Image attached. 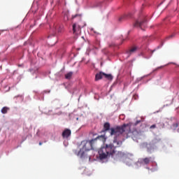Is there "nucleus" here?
<instances>
[{
  "mask_svg": "<svg viewBox=\"0 0 179 179\" xmlns=\"http://www.w3.org/2000/svg\"><path fill=\"white\" fill-rule=\"evenodd\" d=\"M96 6H104V1H99L96 3Z\"/></svg>",
  "mask_w": 179,
  "mask_h": 179,
  "instance_id": "4468645a",
  "label": "nucleus"
},
{
  "mask_svg": "<svg viewBox=\"0 0 179 179\" xmlns=\"http://www.w3.org/2000/svg\"><path fill=\"white\" fill-rule=\"evenodd\" d=\"M117 155H122V152H117Z\"/></svg>",
  "mask_w": 179,
  "mask_h": 179,
  "instance_id": "6ab92c4d",
  "label": "nucleus"
},
{
  "mask_svg": "<svg viewBox=\"0 0 179 179\" xmlns=\"http://www.w3.org/2000/svg\"><path fill=\"white\" fill-rule=\"evenodd\" d=\"M103 78L108 79V80H113V76L111 74H106V73H103Z\"/></svg>",
  "mask_w": 179,
  "mask_h": 179,
  "instance_id": "9d476101",
  "label": "nucleus"
},
{
  "mask_svg": "<svg viewBox=\"0 0 179 179\" xmlns=\"http://www.w3.org/2000/svg\"><path fill=\"white\" fill-rule=\"evenodd\" d=\"M64 19L65 22H67V20H69V13H66L64 14Z\"/></svg>",
  "mask_w": 179,
  "mask_h": 179,
  "instance_id": "ddd939ff",
  "label": "nucleus"
},
{
  "mask_svg": "<svg viewBox=\"0 0 179 179\" xmlns=\"http://www.w3.org/2000/svg\"><path fill=\"white\" fill-rule=\"evenodd\" d=\"M138 48L133 47L127 51V54H129V55H131V54H135V52H136Z\"/></svg>",
  "mask_w": 179,
  "mask_h": 179,
  "instance_id": "1a4fd4ad",
  "label": "nucleus"
},
{
  "mask_svg": "<svg viewBox=\"0 0 179 179\" xmlns=\"http://www.w3.org/2000/svg\"><path fill=\"white\" fill-rule=\"evenodd\" d=\"M153 128H156V124H152L151 127H150V129H152Z\"/></svg>",
  "mask_w": 179,
  "mask_h": 179,
  "instance_id": "f3484780",
  "label": "nucleus"
},
{
  "mask_svg": "<svg viewBox=\"0 0 179 179\" xmlns=\"http://www.w3.org/2000/svg\"><path fill=\"white\" fill-rule=\"evenodd\" d=\"M73 75V73L72 71H70V72L67 73L65 75V78L66 79H71V78H72Z\"/></svg>",
  "mask_w": 179,
  "mask_h": 179,
  "instance_id": "9b49d317",
  "label": "nucleus"
},
{
  "mask_svg": "<svg viewBox=\"0 0 179 179\" xmlns=\"http://www.w3.org/2000/svg\"><path fill=\"white\" fill-rule=\"evenodd\" d=\"M175 127H178V124H175Z\"/></svg>",
  "mask_w": 179,
  "mask_h": 179,
  "instance_id": "5701e85b",
  "label": "nucleus"
},
{
  "mask_svg": "<svg viewBox=\"0 0 179 179\" xmlns=\"http://www.w3.org/2000/svg\"><path fill=\"white\" fill-rule=\"evenodd\" d=\"M78 17H80V15H78V14L73 15H72V19H75Z\"/></svg>",
  "mask_w": 179,
  "mask_h": 179,
  "instance_id": "2eb2a0df",
  "label": "nucleus"
},
{
  "mask_svg": "<svg viewBox=\"0 0 179 179\" xmlns=\"http://www.w3.org/2000/svg\"><path fill=\"white\" fill-rule=\"evenodd\" d=\"M73 33L76 36H78L80 33V27L77 24H73Z\"/></svg>",
  "mask_w": 179,
  "mask_h": 179,
  "instance_id": "423d86ee",
  "label": "nucleus"
},
{
  "mask_svg": "<svg viewBox=\"0 0 179 179\" xmlns=\"http://www.w3.org/2000/svg\"><path fill=\"white\" fill-rule=\"evenodd\" d=\"M149 146H151L150 144L147 145V148H148V150H149Z\"/></svg>",
  "mask_w": 179,
  "mask_h": 179,
  "instance_id": "aec40b11",
  "label": "nucleus"
},
{
  "mask_svg": "<svg viewBox=\"0 0 179 179\" xmlns=\"http://www.w3.org/2000/svg\"><path fill=\"white\" fill-rule=\"evenodd\" d=\"M146 16L145 15H141L138 20L136 21L134 23L135 27H141L142 29V26H145L146 24Z\"/></svg>",
  "mask_w": 179,
  "mask_h": 179,
  "instance_id": "7ed1b4c3",
  "label": "nucleus"
},
{
  "mask_svg": "<svg viewBox=\"0 0 179 179\" xmlns=\"http://www.w3.org/2000/svg\"><path fill=\"white\" fill-rule=\"evenodd\" d=\"M172 37H174V34H172V35L169 36V38H171Z\"/></svg>",
  "mask_w": 179,
  "mask_h": 179,
  "instance_id": "a211bd4d",
  "label": "nucleus"
},
{
  "mask_svg": "<svg viewBox=\"0 0 179 179\" xmlns=\"http://www.w3.org/2000/svg\"><path fill=\"white\" fill-rule=\"evenodd\" d=\"M99 140L102 141V142H106V136L101 135L91 141H83L81 142L83 146L82 149L78 152V150H74L73 152L79 157H85V152H89V150H92V149H94V148L97 146V141Z\"/></svg>",
  "mask_w": 179,
  "mask_h": 179,
  "instance_id": "f03ea898",
  "label": "nucleus"
},
{
  "mask_svg": "<svg viewBox=\"0 0 179 179\" xmlns=\"http://www.w3.org/2000/svg\"><path fill=\"white\" fill-rule=\"evenodd\" d=\"M138 123H139V122H136V124H138Z\"/></svg>",
  "mask_w": 179,
  "mask_h": 179,
  "instance_id": "b1692460",
  "label": "nucleus"
},
{
  "mask_svg": "<svg viewBox=\"0 0 179 179\" xmlns=\"http://www.w3.org/2000/svg\"><path fill=\"white\" fill-rule=\"evenodd\" d=\"M8 110H9V108L4 106L2 109H1V113L2 114H6V113H8Z\"/></svg>",
  "mask_w": 179,
  "mask_h": 179,
  "instance_id": "f8f14e48",
  "label": "nucleus"
},
{
  "mask_svg": "<svg viewBox=\"0 0 179 179\" xmlns=\"http://www.w3.org/2000/svg\"><path fill=\"white\" fill-rule=\"evenodd\" d=\"M155 162V157H145V158H141L138 159V163L140 164H150V163H153Z\"/></svg>",
  "mask_w": 179,
  "mask_h": 179,
  "instance_id": "20e7f679",
  "label": "nucleus"
},
{
  "mask_svg": "<svg viewBox=\"0 0 179 179\" xmlns=\"http://www.w3.org/2000/svg\"><path fill=\"white\" fill-rule=\"evenodd\" d=\"M71 135H72V131L69 129H65L62 134L63 139H69Z\"/></svg>",
  "mask_w": 179,
  "mask_h": 179,
  "instance_id": "39448f33",
  "label": "nucleus"
},
{
  "mask_svg": "<svg viewBox=\"0 0 179 179\" xmlns=\"http://www.w3.org/2000/svg\"><path fill=\"white\" fill-rule=\"evenodd\" d=\"M124 17H125V16H123L122 17L120 18V20H121V19H124Z\"/></svg>",
  "mask_w": 179,
  "mask_h": 179,
  "instance_id": "4be33fe9",
  "label": "nucleus"
},
{
  "mask_svg": "<svg viewBox=\"0 0 179 179\" xmlns=\"http://www.w3.org/2000/svg\"><path fill=\"white\" fill-rule=\"evenodd\" d=\"M39 145H40V146H41L43 145V143L40 142Z\"/></svg>",
  "mask_w": 179,
  "mask_h": 179,
  "instance_id": "412c9836",
  "label": "nucleus"
},
{
  "mask_svg": "<svg viewBox=\"0 0 179 179\" xmlns=\"http://www.w3.org/2000/svg\"><path fill=\"white\" fill-rule=\"evenodd\" d=\"M54 30L55 32L58 33V34H59V33H62V31H64V25L56 24L54 26Z\"/></svg>",
  "mask_w": 179,
  "mask_h": 179,
  "instance_id": "0eeeda50",
  "label": "nucleus"
},
{
  "mask_svg": "<svg viewBox=\"0 0 179 179\" xmlns=\"http://www.w3.org/2000/svg\"><path fill=\"white\" fill-rule=\"evenodd\" d=\"M143 40H144L145 43H148V41H149V38L148 36H145L143 38Z\"/></svg>",
  "mask_w": 179,
  "mask_h": 179,
  "instance_id": "dca6fc26",
  "label": "nucleus"
},
{
  "mask_svg": "<svg viewBox=\"0 0 179 179\" xmlns=\"http://www.w3.org/2000/svg\"><path fill=\"white\" fill-rule=\"evenodd\" d=\"M110 124L109 122H105L103 124V129L101 132H107L110 131V136L115 135L113 138V143L103 144L99 150V160H106L110 157H114V155H117L116 148H121L122 146V141L120 140L121 135L124 134V137L128 138V134L131 132L129 124H124L122 126H117L110 129Z\"/></svg>",
  "mask_w": 179,
  "mask_h": 179,
  "instance_id": "f257e3e1",
  "label": "nucleus"
},
{
  "mask_svg": "<svg viewBox=\"0 0 179 179\" xmlns=\"http://www.w3.org/2000/svg\"><path fill=\"white\" fill-rule=\"evenodd\" d=\"M136 95H134V97H136Z\"/></svg>",
  "mask_w": 179,
  "mask_h": 179,
  "instance_id": "393cba45",
  "label": "nucleus"
},
{
  "mask_svg": "<svg viewBox=\"0 0 179 179\" xmlns=\"http://www.w3.org/2000/svg\"><path fill=\"white\" fill-rule=\"evenodd\" d=\"M103 78H104V73L100 72L96 74L95 80H100V79H103Z\"/></svg>",
  "mask_w": 179,
  "mask_h": 179,
  "instance_id": "6e6552de",
  "label": "nucleus"
}]
</instances>
